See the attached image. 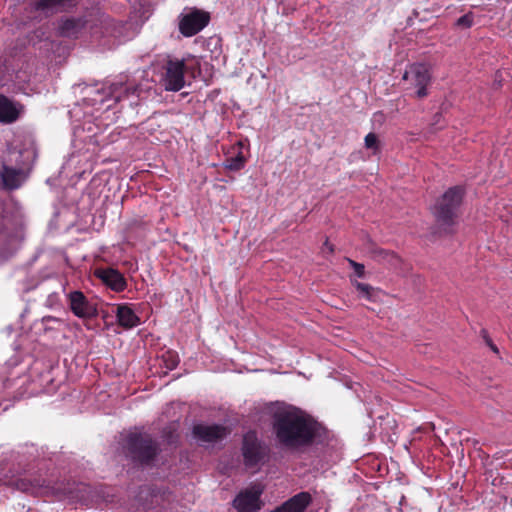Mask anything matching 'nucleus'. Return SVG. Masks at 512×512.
Returning <instances> with one entry per match:
<instances>
[{"label": "nucleus", "mask_w": 512, "mask_h": 512, "mask_svg": "<svg viewBox=\"0 0 512 512\" xmlns=\"http://www.w3.org/2000/svg\"><path fill=\"white\" fill-rule=\"evenodd\" d=\"M271 426L277 444L288 451L310 447L323 431L321 423L295 407L276 411L272 415Z\"/></svg>", "instance_id": "f257e3e1"}, {"label": "nucleus", "mask_w": 512, "mask_h": 512, "mask_svg": "<svg viewBox=\"0 0 512 512\" xmlns=\"http://www.w3.org/2000/svg\"><path fill=\"white\" fill-rule=\"evenodd\" d=\"M127 459L141 467H149L156 460L161 449L158 441L147 433H129L123 444Z\"/></svg>", "instance_id": "f03ea898"}, {"label": "nucleus", "mask_w": 512, "mask_h": 512, "mask_svg": "<svg viewBox=\"0 0 512 512\" xmlns=\"http://www.w3.org/2000/svg\"><path fill=\"white\" fill-rule=\"evenodd\" d=\"M464 197V189L461 186L449 188L440 196L433 208L432 214L435 217L437 225L445 233H451L453 226L457 223L459 209Z\"/></svg>", "instance_id": "7ed1b4c3"}, {"label": "nucleus", "mask_w": 512, "mask_h": 512, "mask_svg": "<svg viewBox=\"0 0 512 512\" xmlns=\"http://www.w3.org/2000/svg\"><path fill=\"white\" fill-rule=\"evenodd\" d=\"M241 452L244 465L255 468L266 460L270 449L258 438L255 431H249L243 436Z\"/></svg>", "instance_id": "20e7f679"}, {"label": "nucleus", "mask_w": 512, "mask_h": 512, "mask_svg": "<svg viewBox=\"0 0 512 512\" xmlns=\"http://www.w3.org/2000/svg\"><path fill=\"white\" fill-rule=\"evenodd\" d=\"M185 71L184 60L168 57L163 65L161 79L165 90L180 91L185 86Z\"/></svg>", "instance_id": "39448f33"}, {"label": "nucleus", "mask_w": 512, "mask_h": 512, "mask_svg": "<svg viewBox=\"0 0 512 512\" xmlns=\"http://www.w3.org/2000/svg\"><path fill=\"white\" fill-rule=\"evenodd\" d=\"M402 79L409 82L410 88L416 90L417 98L421 99L428 95L427 86L431 82V73L425 64H411L403 74Z\"/></svg>", "instance_id": "423d86ee"}, {"label": "nucleus", "mask_w": 512, "mask_h": 512, "mask_svg": "<svg viewBox=\"0 0 512 512\" xmlns=\"http://www.w3.org/2000/svg\"><path fill=\"white\" fill-rule=\"evenodd\" d=\"M5 484L22 493H26L32 496H41L48 493L50 488L49 483L43 478L28 477V476H12Z\"/></svg>", "instance_id": "0eeeda50"}, {"label": "nucleus", "mask_w": 512, "mask_h": 512, "mask_svg": "<svg viewBox=\"0 0 512 512\" xmlns=\"http://www.w3.org/2000/svg\"><path fill=\"white\" fill-rule=\"evenodd\" d=\"M210 21L208 12L194 9L182 15L179 20V31L185 37H192L203 30Z\"/></svg>", "instance_id": "6e6552de"}, {"label": "nucleus", "mask_w": 512, "mask_h": 512, "mask_svg": "<svg viewBox=\"0 0 512 512\" xmlns=\"http://www.w3.org/2000/svg\"><path fill=\"white\" fill-rule=\"evenodd\" d=\"M70 309L79 318H92L97 315L96 307L88 301L81 291L69 294Z\"/></svg>", "instance_id": "1a4fd4ad"}, {"label": "nucleus", "mask_w": 512, "mask_h": 512, "mask_svg": "<svg viewBox=\"0 0 512 512\" xmlns=\"http://www.w3.org/2000/svg\"><path fill=\"white\" fill-rule=\"evenodd\" d=\"M94 275L107 287L115 292H122L127 287V281L123 274L114 268H97Z\"/></svg>", "instance_id": "9d476101"}, {"label": "nucleus", "mask_w": 512, "mask_h": 512, "mask_svg": "<svg viewBox=\"0 0 512 512\" xmlns=\"http://www.w3.org/2000/svg\"><path fill=\"white\" fill-rule=\"evenodd\" d=\"M103 90L107 93L108 99H113L116 103L128 99L138 93V87L132 83L117 81L110 83Z\"/></svg>", "instance_id": "9b49d317"}, {"label": "nucleus", "mask_w": 512, "mask_h": 512, "mask_svg": "<svg viewBox=\"0 0 512 512\" xmlns=\"http://www.w3.org/2000/svg\"><path fill=\"white\" fill-rule=\"evenodd\" d=\"M195 438L203 442H216L226 436V428L222 425H203L197 424L193 427Z\"/></svg>", "instance_id": "f8f14e48"}, {"label": "nucleus", "mask_w": 512, "mask_h": 512, "mask_svg": "<svg viewBox=\"0 0 512 512\" xmlns=\"http://www.w3.org/2000/svg\"><path fill=\"white\" fill-rule=\"evenodd\" d=\"M260 493L258 491H244L234 499V507L239 512H257L260 509Z\"/></svg>", "instance_id": "ddd939ff"}, {"label": "nucleus", "mask_w": 512, "mask_h": 512, "mask_svg": "<svg viewBox=\"0 0 512 512\" xmlns=\"http://www.w3.org/2000/svg\"><path fill=\"white\" fill-rule=\"evenodd\" d=\"M312 497L308 492H300L276 507L271 512H304L310 505Z\"/></svg>", "instance_id": "4468645a"}, {"label": "nucleus", "mask_w": 512, "mask_h": 512, "mask_svg": "<svg viewBox=\"0 0 512 512\" xmlns=\"http://www.w3.org/2000/svg\"><path fill=\"white\" fill-rule=\"evenodd\" d=\"M86 21L83 18L69 17L60 21L58 31L62 37L76 38L85 27Z\"/></svg>", "instance_id": "2eb2a0df"}, {"label": "nucleus", "mask_w": 512, "mask_h": 512, "mask_svg": "<svg viewBox=\"0 0 512 512\" xmlns=\"http://www.w3.org/2000/svg\"><path fill=\"white\" fill-rule=\"evenodd\" d=\"M3 188L9 191L18 189L22 184V171L3 165L0 171Z\"/></svg>", "instance_id": "dca6fc26"}, {"label": "nucleus", "mask_w": 512, "mask_h": 512, "mask_svg": "<svg viewBox=\"0 0 512 512\" xmlns=\"http://www.w3.org/2000/svg\"><path fill=\"white\" fill-rule=\"evenodd\" d=\"M20 115V110L6 96L0 94V123L10 124L15 122Z\"/></svg>", "instance_id": "f3484780"}, {"label": "nucleus", "mask_w": 512, "mask_h": 512, "mask_svg": "<svg viewBox=\"0 0 512 512\" xmlns=\"http://www.w3.org/2000/svg\"><path fill=\"white\" fill-rule=\"evenodd\" d=\"M116 317L118 324L126 329L133 328L140 323L139 317L127 304L118 305Z\"/></svg>", "instance_id": "a211bd4d"}, {"label": "nucleus", "mask_w": 512, "mask_h": 512, "mask_svg": "<svg viewBox=\"0 0 512 512\" xmlns=\"http://www.w3.org/2000/svg\"><path fill=\"white\" fill-rule=\"evenodd\" d=\"M350 282L353 287L359 292V297L366 299L369 302H377L379 289L367 283H362L350 277Z\"/></svg>", "instance_id": "6ab92c4d"}, {"label": "nucleus", "mask_w": 512, "mask_h": 512, "mask_svg": "<svg viewBox=\"0 0 512 512\" xmlns=\"http://www.w3.org/2000/svg\"><path fill=\"white\" fill-rule=\"evenodd\" d=\"M246 162L247 160L243 153L239 151L236 156L228 157L224 162V166L230 171H240L245 167Z\"/></svg>", "instance_id": "aec40b11"}, {"label": "nucleus", "mask_w": 512, "mask_h": 512, "mask_svg": "<svg viewBox=\"0 0 512 512\" xmlns=\"http://www.w3.org/2000/svg\"><path fill=\"white\" fill-rule=\"evenodd\" d=\"M66 0H34V8L37 11H46L64 4Z\"/></svg>", "instance_id": "412c9836"}, {"label": "nucleus", "mask_w": 512, "mask_h": 512, "mask_svg": "<svg viewBox=\"0 0 512 512\" xmlns=\"http://www.w3.org/2000/svg\"><path fill=\"white\" fill-rule=\"evenodd\" d=\"M162 362L167 369L173 370L179 364V357L177 353L173 351H166L162 355Z\"/></svg>", "instance_id": "4be33fe9"}, {"label": "nucleus", "mask_w": 512, "mask_h": 512, "mask_svg": "<svg viewBox=\"0 0 512 512\" xmlns=\"http://www.w3.org/2000/svg\"><path fill=\"white\" fill-rule=\"evenodd\" d=\"M374 255L376 258L387 260L394 265L399 262V258L394 252L387 251L384 249H375Z\"/></svg>", "instance_id": "5701e85b"}, {"label": "nucleus", "mask_w": 512, "mask_h": 512, "mask_svg": "<svg viewBox=\"0 0 512 512\" xmlns=\"http://www.w3.org/2000/svg\"><path fill=\"white\" fill-rule=\"evenodd\" d=\"M365 147L377 151L379 149L378 137L375 133L370 132L365 136L364 139Z\"/></svg>", "instance_id": "b1692460"}, {"label": "nucleus", "mask_w": 512, "mask_h": 512, "mask_svg": "<svg viewBox=\"0 0 512 512\" xmlns=\"http://www.w3.org/2000/svg\"><path fill=\"white\" fill-rule=\"evenodd\" d=\"M473 25V14L471 12L461 16L456 21V26L461 28H470Z\"/></svg>", "instance_id": "393cba45"}, {"label": "nucleus", "mask_w": 512, "mask_h": 512, "mask_svg": "<svg viewBox=\"0 0 512 512\" xmlns=\"http://www.w3.org/2000/svg\"><path fill=\"white\" fill-rule=\"evenodd\" d=\"M349 265L354 269V272L357 277L363 278L365 276V266L361 263H358L350 258H347Z\"/></svg>", "instance_id": "a878e982"}, {"label": "nucleus", "mask_w": 512, "mask_h": 512, "mask_svg": "<svg viewBox=\"0 0 512 512\" xmlns=\"http://www.w3.org/2000/svg\"><path fill=\"white\" fill-rule=\"evenodd\" d=\"M480 335L482 336L484 342L486 343V345L495 353V354H499V349L498 347L493 343L492 339L490 338L489 334H488V331L486 329H482L480 331Z\"/></svg>", "instance_id": "bb28decb"}, {"label": "nucleus", "mask_w": 512, "mask_h": 512, "mask_svg": "<svg viewBox=\"0 0 512 512\" xmlns=\"http://www.w3.org/2000/svg\"><path fill=\"white\" fill-rule=\"evenodd\" d=\"M324 246L328 248L330 253L334 252V247L332 244L329 243L328 239H326V241L324 242Z\"/></svg>", "instance_id": "cd10ccee"}]
</instances>
